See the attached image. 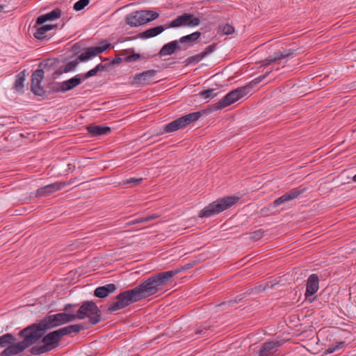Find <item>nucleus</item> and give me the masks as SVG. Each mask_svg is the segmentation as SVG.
I'll return each mask as SVG.
<instances>
[{"label":"nucleus","instance_id":"obj_1","mask_svg":"<svg viewBox=\"0 0 356 356\" xmlns=\"http://www.w3.org/2000/svg\"><path fill=\"white\" fill-rule=\"evenodd\" d=\"M178 271H165L152 275L132 289L119 293L115 297V301L108 307L110 312H115L131 303L147 298L156 294L164 286L172 281L173 276Z\"/></svg>","mask_w":356,"mask_h":356},{"label":"nucleus","instance_id":"obj_2","mask_svg":"<svg viewBox=\"0 0 356 356\" xmlns=\"http://www.w3.org/2000/svg\"><path fill=\"white\" fill-rule=\"evenodd\" d=\"M40 321L38 324H33L20 331V335L23 340L7 347V351L10 352L13 349L14 353L17 354L24 351L31 345L41 341L47 329L42 326Z\"/></svg>","mask_w":356,"mask_h":356},{"label":"nucleus","instance_id":"obj_3","mask_svg":"<svg viewBox=\"0 0 356 356\" xmlns=\"http://www.w3.org/2000/svg\"><path fill=\"white\" fill-rule=\"evenodd\" d=\"M40 321L38 324H33L20 331V335L23 340L7 347V351L10 352L13 349L14 353L17 354L24 351L31 345L41 341L47 329L42 326Z\"/></svg>","mask_w":356,"mask_h":356},{"label":"nucleus","instance_id":"obj_4","mask_svg":"<svg viewBox=\"0 0 356 356\" xmlns=\"http://www.w3.org/2000/svg\"><path fill=\"white\" fill-rule=\"evenodd\" d=\"M239 197L236 195L226 196L218 198L204 207L198 214L200 218H210L216 216L234 206L238 202Z\"/></svg>","mask_w":356,"mask_h":356},{"label":"nucleus","instance_id":"obj_5","mask_svg":"<svg viewBox=\"0 0 356 356\" xmlns=\"http://www.w3.org/2000/svg\"><path fill=\"white\" fill-rule=\"evenodd\" d=\"M74 315V320L88 318L89 323L97 325L102 321V312L95 302L92 300L84 302Z\"/></svg>","mask_w":356,"mask_h":356},{"label":"nucleus","instance_id":"obj_6","mask_svg":"<svg viewBox=\"0 0 356 356\" xmlns=\"http://www.w3.org/2000/svg\"><path fill=\"white\" fill-rule=\"evenodd\" d=\"M61 339L62 337L58 330L51 332L42 336L40 341L43 344L33 346L30 349V353L33 355H40L49 352L58 347Z\"/></svg>","mask_w":356,"mask_h":356},{"label":"nucleus","instance_id":"obj_7","mask_svg":"<svg viewBox=\"0 0 356 356\" xmlns=\"http://www.w3.org/2000/svg\"><path fill=\"white\" fill-rule=\"evenodd\" d=\"M159 17L156 12L139 10L130 13L126 17L127 24L132 27L139 26L156 19Z\"/></svg>","mask_w":356,"mask_h":356},{"label":"nucleus","instance_id":"obj_8","mask_svg":"<svg viewBox=\"0 0 356 356\" xmlns=\"http://www.w3.org/2000/svg\"><path fill=\"white\" fill-rule=\"evenodd\" d=\"M202 115V112L197 111L181 116L166 124L164 127V131L165 133H170L183 129L190 124L197 121Z\"/></svg>","mask_w":356,"mask_h":356},{"label":"nucleus","instance_id":"obj_9","mask_svg":"<svg viewBox=\"0 0 356 356\" xmlns=\"http://www.w3.org/2000/svg\"><path fill=\"white\" fill-rule=\"evenodd\" d=\"M72 321H74V315L72 314L61 312L56 314L48 315L41 321L42 322V326H44L47 330Z\"/></svg>","mask_w":356,"mask_h":356},{"label":"nucleus","instance_id":"obj_10","mask_svg":"<svg viewBox=\"0 0 356 356\" xmlns=\"http://www.w3.org/2000/svg\"><path fill=\"white\" fill-rule=\"evenodd\" d=\"M244 90L245 88H240L227 93L220 101L213 105V109L220 110L236 102L243 96Z\"/></svg>","mask_w":356,"mask_h":356},{"label":"nucleus","instance_id":"obj_11","mask_svg":"<svg viewBox=\"0 0 356 356\" xmlns=\"http://www.w3.org/2000/svg\"><path fill=\"white\" fill-rule=\"evenodd\" d=\"M201 20L200 17H195L191 13H184L172 21L170 27H195L200 25Z\"/></svg>","mask_w":356,"mask_h":356},{"label":"nucleus","instance_id":"obj_12","mask_svg":"<svg viewBox=\"0 0 356 356\" xmlns=\"http://www.w3.org/2000/svg\"><path fill=\"white\" fill-rule=\"evenodd\" d=\"M156 73V70H150L141 73L136 74L133 76L132 82L135 85H146L156 83V81H154L153 79Z\"/></svg>","mask_w":356,"mask_h":356},{"label":"nucleus","instance_id":"obj_13","mask_svg":"<svg viewBox=\"0 0 356 356\" xmlns=\"http://www.w3.org/2000/svg\"><path fill=\"white\" fill-rule=\"evenodd\" d=\"M109 46L110 44H106L103 46L90 47L79 55V59L82 62H86L97 55L105 51Z\"/></svg>","mask_w":356,"mask_h":356},{"label":"nucleus","instance_id":"obj_14","mask_svg":"<svg viewBox=\"0 0 356 356\" xmlns=\"http://www.w3.org/2000/svg\"><path fill=\"white\" fill-rule=\"evenodd\" d=\"M66 186L65 182H55L39 188L35 193L36 196H49L51 194L61 190Z\"/></svg>","mask_w":356,"mask_h":356},{"label":"nucleus","instance_id":"obj_15","mask_svg":"<svg viewBox=\"0 0 356 356\" xmlns=\"http://www.w3.org/2000/svg\"><path fill=\"white\" fill-rule=\"evenodd\" d=\"M305 191V188H293L288 193L284 194L279 198L276 199L273 202V204L275 207H277L284 202H289L290 200H294L297 198L300 195L303 193Z\"/></svg>","mask_w":356,"mask_h":356},{"label":"nucleus","instance_id":"obj_16","mask_svg":"<svg viewBox=\"0 0 356 356\" xmlns=\"http://www.w3.org/2000/svg\"><path fill=\"white\" fill-rule=\"evenodd\" d=\"M319 279L316 274L311 275L307 282L305 296H311L318 290Z\"/></svg>","mask_w":356,"mask_h":356},{"label":"nucleus","instance_id":"obj_17","mask_svg":"<svg viewBox=\"0 0 356 356\" xmlns=\"http://www.w3.org/2000/svg\"><path fill=\"white\" fill-rule=\"evenodd\" d=\"M54 26H56L52 24L38 25L35 23L33 26V29H35V32L33 33V35L38 40L44 39L49 35L47 33L53 29Z\"/></svg>","mask_w":356,"mask_h":356},{"label":"nucleus","instance_id":"obj_18","mask_svg":"<svg viewBox=\"0 0 356 356\" xmlns=\"http://www.w3.org/2000/svg\"><path fill=\"white\" fill-rule=\"evenodd\" d=\"M281 345L278 341H267L264 343L259 350V356H273L275 349Z\"/></svg>","mask_w":356,"mask_h":356},{"label":"nucleus","instance_id":"obj_19","mask_svg":"<svg viewBox=\"0 0 356 356\" xmlns=\"http://www.w3.org/2000/svg\"><path fill=\"white\" fill-rule=\"evenodd\" d=\"M201 36L200 31L193 32L191 34L183 36L178 40L179 44H182L181 49H186L188 47L193 45V43Z\"/></svg>","mask_w":356,"mask_h":356},{"label":"nucleus","instance_id":"obj_20","mask_svg":"<svg viewBox=\"0 0 356 356\" xmlns=\"http://www.w3.org/2000/svg\"><path fill=\"white\" fill-rule=\"evenodd\" d=\"M116 291V286L114 284H108L95 289L94 295L99 298H104Z\"/></svg>","mask_w":356,"mask_h":356},{"label":"nucleus","instance_id":"obj_21","mask_svg":"<svg viewBox=\"0 0 356 356\" xmlns=\"http://www.w3.org/2000/svg\"><path fill=\"white\" fill-rule=\"evenodd\" d=\"M61 16V10L60 8H55L52 11L39 16L36 19L38 25L43 24L47 21H54L58 19Z\"/></svg>","mask_w":356,"mask_h":356},{"label":"nucleus","instance_id":"obj_22","mask_svg":"<svg viewBox=\"0 0 356 356\" xmlns=\"http://www.w3.org/2000/svg\"><path fill=\"white\" fill-rule=\"evenodd\" d=\"M181 46L180 45L178 40H174L170 42L163 46L159 51V54L161 56H170L172 55L176 50L181 49Z\"/></svg>","mask_w":356,"mask_h":356},{"label":"nucleus","instance_id":"obj_23","mask_svg":"<svg viewBox=\"0 0 356 356\" xmlns=\"http://www.w3.org/2000/svg\"><path fill=\"white\" fill-rule=\"evenodd\" d=\"M87 130L92 137L107 135L111 131V129L108 126L89 125Z\"/></svg>","mask_w":356,"mask_h":356},{"label":"nucleus","instance_id":"obj_24","mask_svg":"<svg viewBox=\"0 0 356 356\" xmlns=\"http://www.w3.org/2000/svg\"><path fill=\"white\" fill-rule=\"evenodd\" d=\"M83 79L81 78V74H78L75 75L74 77L63 81V86L64 87L65 92L71 90L78 86L81 83Z\"/></svg>","mask_w":356,"mask_h":356},{"label":"nucleus","instance_id":"obj_25","mask_svg":"<svg viewBox=\"0 0 356 356\" xmlns=\"http://www.w3.org/2000/svg\"><path fill=\"white\" fill-rule=\"evenodd\" d=\"M295 52L294 49H290L284 50L282 52H277L274 54V56L269 57L267 59L268 63L266 65H268L270 63L276 62L283 58H286L291 55H293Z\"/></svg>","mask_w":356,"mask_h":356},{"label":"nucleus","instance_id":"obj_26","mask_svg":"<svg viewBox=\"0 0 356 356\" xmlns=\"http://www.w3.org/2000/svg\"><path fill=\"white\" fill-rule=\"evenodd\" d=\"M84 327L79 324L70 325L66 327L58 329L61 337H64L71 333H79L81 330H83Z\"/></svg>","mask_w":356,"mask_h":356},{"label":"nucleus","instance_id":"obj_27","mask_svg":"<svg viewBox=\"0 0 356 356\" xmlns=\"http://www.w3.org/2000/svg\"><path fill=\"white\" fill-rule=\"evenodd\" d=\"M25 80L26 73L24 70L17 74L14 84V89L17 92H22Z\"/></svg>","mask_w":356,"mask_h":356},{"label":"nucleus","instance_id":"obj_28","mask_svg":"<svg viewBox=\"0 0 356 356\" xmlns=\"http://www.w3.org/2000/svg\"><path fill=\"white\" fill-rule=\"evenodd\" d=\"M163 31H164V28L163 26H158L156 27H153V28L149 29L146 30L145 31H144L142 33V38H153V37H155V36L159 35Z\"/></svg>","mask_w":356,"mask_h":356},{"label":"nucleus","instance_id":"obj_29","mask_svg":"<svg viewBox=\"0 0 356 356\" xmlns=\"http://www.w3.org/2000/svg\"><path fill=\"white\" fill-rule=\"evenodd\" d=\"M104 68H105V66L104 65H102V63H99L95 67L89 70L86 73L81 74V78L83 81L86 79L91 77V76H95L98 72L104 70Z\"/></svg>","mask_w":356,"mask_h":356},{"label":"nucleus","instance_id":"obj_30","mask_svg":"<svg viewBox=\"0 0 356 356\" xmlns=\"http://www.w3.org/2000/svg\"><path fill=\"white\" fill-rule=\"evenodd\" d=\"M15 338L13 335L10 333H6L0 337V346L6 347L7 346H10L13 345V342L14 341Z\"/></svg>","mask_w":356,"mask_h":356},{"label":"nucleus","instance_id":"obj_31","mask_svg":"<svg viewBox=\"0 0 356 356\" xmlns=\"http://www.w3.org/2000/svg\"><path fill=\"white\" fill-rule=\"evenodd\" d=\"M44 77V72L41 69L35 70L31 76V83H41Z\"/></svg>","mask_w":356,"mask_h":356},{"label":"nucleus","instance_id":"obj_32","mask_svg":"<svg viewBox=\"0 0 356 356\" xmlns=\"http://www.w3.org/2000/svg\"><path fill=\"white\" fill-rule=\"evenodd\" d=\"M31 90L33 93L38 96H44L45 94V90L44 88L41 86V83H31Z\"/></svg>","mask_w":356,"mask_h":356},{"label":"nucleus","instance_id":"obj_33","mask_svg":"<svg viewBox=\"0 0 356 356\" xmlns=\"http://www.w3.org/2000/svg\"><path fill=\"white\" fill-rule=\"evenodd\" d=\"M264 77L265 76H261L250 82L248 85H246V95H248L249 93L252 95V91L254 90V88H255L256 85L258 83H259Z\"/></svg>","mask_w":356,"mask_h":356},{"label":"nucleus","instance_id":"obj_34","mask_svg":"<svg viewBox=\"0 0 356 356\" xmlns=\"http://www.w3.org/2000/svg\"><path fill=\"white\" fill-rule=\"evenodd\" d=\"M204 58V55H202L201 53L193 56H191L188 58L186 60V65L195 64L201 61Z\"/></svg>","mask_w":356,"mask_h":356},{"label":"nucleus","instance_id":"obj_35","mask_svg":"<svg viewBox=\"0 0 356 356\" xmlns=\"http://www.w3.org/2000/svg\"><path fill=\"white\" fill-rule=\"evenodd\" d=\"M264 232L261 229L250 233L249 240L252 242L257 241L263 237Z\"/></svg>","mask_w":356,"mask_h":356},{"label":"nucleus","instance_id":"obj_36","mask_svg":"<svg viewBox=\"0 0 356 356\" xmlns=\"http://www.w3.org/2000/svg\"><path fill=\"white\" fill-rule=\"evenodd\" d=\"M90 0H79L74 4L73 8L76 11H80L88 6Z\"/></svg>","mask_w":356,"mask_h":356},{"label":"nucleus","instance_id":"obj_37","mask_svg":"<svg viewBox=\"0 0 356 356\" xmlns=\"http://www.w3.org/2000/svg\"><path fill=\"white\" fill-rule=\"evenodd\" d=\"M343 346H344L343 341L338 342L337 345L328 347L327 349H326L325 353L326 354H331V353H334L335 350L343 348Z\"/></svg>","mask_w":356,"mask_h":356},{"label":"nucleus","instance_id":"obj_38","mask_svg":"<svg viewBox=\"0 0 356 356\" xmlns=\"http://www.w3.org/2000/svg\"><path fill=\"white\" fill-rule=\"evenodd\" d=\"M234 29L232 26L229 24H226L220 29V31L221 32V35H225L232 34L234 32Z\"/></svg>","mask_w":356,"mask_h":356},{"label":"nucleus","instance_id":"obj_39","mask_svg":"<svg viewBox=\"0 0 356 356\" xmlns=\"http://www.w3.org/2000/svg\"><path fill=\"white\" fill-rule=\"evenodd\" d=\"M143 181V178H130L125 180H123L121 183L122 185L125 184H134L138 185Z\"/></svg>","mask_w":356,"mask_h":356},{"label":"nucleus","instance_id":"obj_40","mask_svg":"<svg viewBox=\"0 0 356 356\" xmlns=\"http://www.w3.org/2000/svg\"><path fill=\"white\" fill-rule=\"evenodd\" d=\"M78 64V62L76 60H72V61H70V62H68L65 65V67H64V72H68L70 71H72V70H74L76 66Z\"/></svg>","mask_w":356,"mask_h":356},{"label":"nucleus","instance_id":"obj_41","mask_svg":"<svg viewBox=\"0 0 356 356\" xmlns=\"http://www.w3.org/2000/svg\"><path fill=\"white\" fill-rule=\"evenodd\" d=\"M214 92H215V89H209V90H204L203 92H202L201 95L204 99L213 98L216 95V94L214 93Z\"/></svg>","mask_w":356,"mask_h":356},{"label":"nucleus","instance_id":"obj_42","mask_svg":"<svg viewBox=\"0 0 356 356\" xmlns=\"http://www.w3.org/2000/svg\"><path fill=\"white\" fill-rule=\"evenodd\" d=\"M51 89L54 92H65L64 87L63 86V82L54 83L52 85Z\"/></svg>","mask_w":356,"mask_h":356},{"label":"nucleus","instance_id":"obj_43","mask_svg":"<svg viewBox=\"0 0 356 356\" xmlns=\"http://www.w3.org/2000/svg\"><path fill=\"white\" fill-rule=\"evenodd\" d=\"M215 49H216V47L214 44L209 45L205 48L204 51H202L201 54L202 55H204V58L207 56H208L209 54H210L211 53H212L213 51H214Z\"/></svg>","mask_w":356,"mask_h":356},{"label":"nucleus","instance_id":"obj_44","mask_svg":"<svg viewBox=\"0 0 356 356\" xmlns=\"http://www.w3.org/2000/svg\"><path fill=\"white\" fill-rule=\"evenodd\" d=\"M140 57V55L139 54H134L131 55H129L125 58V60L127 62H134L139 59Z\"/></svg>","mask_w":356,"mask_h":356},{"label":"nucleus","instance_id":"obj_45","mask_svg":"<svg viewBox=\"0 0 356 356\" xmlns=\"http://www.w3.org/2000/svg\"><path fill=\"white\" fill-rule=\"evenodd\" d=\"M159 217V215L156 214V213H153L152 215H148L147 216L143 217V219L140 221H145V222H149L150 220L156 219Z\"/></svg>","mask_w":356,"mask_h":356},{"label":"nucleus","instance_id":"obj_46","mask_svg":"<svg viewBox=\"0 0 356 356\" xmlns=\"http://www.w3.org/2000/svg\"><path fill=\"white\" fill-rule=\"evenodd\" d=\"M237 301L235 300H230V301H228V302H221L220 304L219 305H217L216 306L217 307H222V309H225L226 307H229V306H231V305H234V304L235 302H236Z\"/></svg>","mask_w":356,"mask_h":356},{"label":"nucleus","instance_id":"obj_47","mask_svg":"<svg viewBox=\"0 0 356 356\" xmlns=\"http://www.w3.org/2000/svg\"><path fill=\"white\" fill-rule=\"evenodd\" d=\"M7 348H6L1 353L0 356H10L17 355V353H14V350L12 349L10 352L7 351Z\"/></svg>","mask_w":356,"mask_h":356},{"label":"nucleus","instance_id":"obj_48","mask_svg":"<svg viewBox=\"0 0 356 356\" xmlns=\"http://www.w3.org/2000/svg\"><path fill=\"white\" fill-rule=\"evenodd\" d=\"M191 268V264H187L184 267H181V268H177V269H174V270H172L171 271H178L173 277H175V275H177L178 273H181L182 270H188Z\"/></svg>","mask_w":356,"mask_h":356},{"label":"nucleus","instance_id":"obj_49","mask_svg":"<svg viewBox=\"0 0 356 356\" xmlns=\"http://www.w3.org/2000/svg\"><path fill=\"white\" fill-rule=\"evenodd\" d=\"M142 219H143V217L138 218L135 220L129 221L127 224L131 225H135V224H138V223L145 222V221H140Z\"/></svg>","mask_w":356,"mask_h":356},{"label":"nucleus","instance_id":"obj_50","mask_svg":"<svg viewBox=\"0 0 356 356\" xmlns=\"http://www.w3.org/2000/svg\"><path fill=\"white\" fill-rule=\"evenodd\" d=\"M122 62V58H115L113 60V64H119Z\"/></svg>","mask_w":356,"mask_h":356},{"label":"nucleus","instance_id":"obj_51","mask_svg":"<svg viewBox=\"0 0 356 356\" xmlns=\"http://www.w3.org/2000/svg\"><path fill=\"white\" fill-rule=\"evenodd\" d=\"M73 307H74V305H70V304H67V305H65V310H66V311L70 310V309H71Z\"/></svg>","mask_w":356,"mask_h":356},{"label":"nucleus","instance_id":"obj_52","mask_svg":"<svg viewBox=\"0 0 356 356\" xmlns=\"http://www.w3.org/2000/svg\"><path fill=\"white\" fill-rule=\"evenodd\" d=\"M3 8H4V6H2V5H0V13H1V11H3Z\"/></svg>","mask_w":356,"mask_h":356},{"label":"nucleus","instance_id":"obj_53","mask_svg":"<svg viewBox=\"0 0 356 356\" xmlns=\"http://www.w3.org/2000/svg\"><path fill=\"white\" fill-rule=\"evenodd\" d=\"M353 180L356 182V175L353 176Z\"/></svg>","mask_w":356,"mask_h":356}]
</instances>
